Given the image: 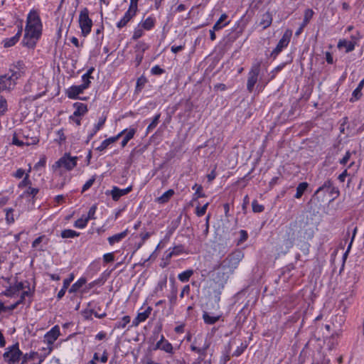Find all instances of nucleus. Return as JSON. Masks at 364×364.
I'll use <instances>...</instances> for the list:
<instances>
[{"label": "nucleus", "instance_id": "obj_1", "mask_svg": "<svg viewBox=\"0 0 364 364\" xmlns=\"http://www.w3.org/2000/svg\"><path fill=\"white\" fill-rule=\"evenodd\" d=\"M244 257L242 251L236 250L230 252L218 265L214 267L216 272L213 274V280L223 286L239 266L240 262Z\"/></svg>", "mask_w": 364, "mask_h": 364}, {"label": "nucleus", "instance_id": "obj_2", "mask_svg": "<svg viewBox=\"0 0 364 364\" xmlns=\"http://www.w3.org/2000/svg\"><path fill=\"white\" fill-rule=\"evenodd\" d=\"M42 28L43 25L38 11L31 9L26 18L23 44L29 48H33L41 36Z\"/></svg>", "mask_w": 364, "mask_h": 364}, {"label": "nucleus", "instance_id": "obj_3", "mask_svg": "<svg viewBox=\"0 0 364 364\" xmlns=\"http://www.w3.org/2000/svg\"><path fill=\"white\" fill-rule=\"evenodd\" d=\"M77 157L71 156L70 154H65L52 166L53 171L63 168L66 171H71L77 166Z\"/></svg>", "mask_w": 364, "mask_h": 364}, {"label": "nucleus", "instance_id": "obj_4", "mask_svg": "<svg viewBox=\"0 0 364 364\" xmlns=\"http://www.w3.org/2000/svg\"><path fill=\"white\" fill-rule=\"evenodd\" d=\"M79 25L83 36H87L91 32L92 21L89 17V11L87 8L82 9L80 13Z\"/></svg>", "mask_w": 364, "mask_h": 364}, {"label": "nucleus", "instance_id": "obj_5", "mask_svg": "<svg viewBox=\"0 0 364 364\" xmlns=\"http://www.w3.org/2000/svg\"><path fill=\"white\" fill-rule=\"evenodd\" d=\"M21 355L22 352L19 349L18 343L8 347L3 354L4 359L8 364H14L18 362Z\"/></svg>", "mask_w": 364, "mask_h": 364}, {"label": "nucleus", "instance_id": "obj_6", "mask_svg": "<svg viewBox=\"0 0 364 364\" xmlns=\"http://www.w3.org/2000/svg\"><path fill=\"white\" fill-rule=\"evenodd\" d=\"M261 63L256 62L252 64L249 73L247 82V89L249 92H252L258 80V76L260 73Z\"/></svg>", "mask_w": 364, "mask_h": 364}, {"label": "nucleus", "instance_id": "obj_7", "mask_svg": "<svg viewBox=\"0 0 364 364\" xmlns=\"http://www.w3.org/2000/svg\"><path fill=\"white\" fill-rule=\"evenodd\" d=\"M18 75L16 73L6 74L0 76V92L13 89L16 85Z\"/></svg>", "mask_w": 364, "mask_h": 364}, {"label": "nucleus", "instance_id": "obj_8", "mask_svg": "<svg viewBox=\"0 0 364 364\" xmlns=\"http://www.w3.org/2000/svg\"><path fill=\"white\" fill-rule=\"evenodd\" d=\"M304 222L300 220H295L291 222L288 226V240L286 242V246L287 248H291L294 245L295 232L298 230L299 228H301Z\"/></svg>", "mask_w": 364, "mask_h": 364}, {"label": "nucleus", "instance_id": "obj_9", "mask_svg": "<svg viewBox=\"0 0 364 364\" xmlns=\"http://www.w3.org/2000/svg\"><path fill=\"white\" fill-rule=\"evenodd\" d=\"M291 31L287 30L284 32L282 38L279 41L276 48L272 50L271 55L275 58L289 43L291 37Z\"/></svg>", "mask_w": 364, "mask_h": 364}, {"label": "nucleus", "instance_id": "obj_10", "mask_svg": "<svg viewBox=\"0 0 364 364\" xmlns=\"http://www.w3.org/2000/svg\"><path fill=\"white\" fill-rule=\"evenodd\" d=\"M26 291L24 283L22 282H16L13 286H10L4 292L3 294L8 297H14Z\"/></svg>", "mask_w": 364, "mask_h": 364}, {"label": "nucleus", "instance_id": "obj_11", "mask_svg": "<svg viewBox=\"0 0 364 364\" xmlns=\"http://www.w3.org/2000/svg\"><path fill=\"white\" fill-rule=\"evenodd\" d=\"M357 232H358L357 226H355L353 229H351V228L350 226L347 228L345 238H344L345 242H346L348 237L350 236V232H352V236L350 238V241L348 245L347 250L343 255V262H346V260L348 256V254L351 250V247H352L354 239L355 237V235L357 234Z\"/></svg>", "mask_w": 364, "mask_h": 364}, {"label": "nucleus", "instance_id": "obj_12", "mask_svg": "<svg viewBox=\"0 0 364 364\" xmlns=\"http://www.w3.org/2000/svg\"><path fill=\"white\" fill-rule=\"evenodd\" d=\"M154 349H160L170 354L174 353L172 344L168 341L165 339L164 335L161 336L160 340L156 343Z\"/></svg>", "mask_w": 364, "mask_h": 364}, {"label": "nucleus", "instance_id": "obj_13", "mask_svg": "<svg viewBox=\"0 0 364 364\" xmlns=\"http://www.w3.org/2000/svg\"><path fill=\"white\" fill-rule=\"evenodd\" d=\"M85 86L80 85H73L66 90V95L68 98L72 100H76L80 98L79 95L83 93V92L86 90L85 88Z\"/></svg>", "mask_w": 364, "mask_h": 364}, {"label": "nucleus", "instance_id": "obj_14", "mask_svg": "<svg viewBox=\"0 0 364 364\" xmlns=\"http://www.w3.org/2000/svg\"><path fill=\"white\" fill-rule=\"evenodd\" d=\"M60 336V328L58 326H53L48 332L45 335V341L49 345H52L58 339Z\"/></svg>", "mask_w": 364, "mask_h": 364}, {"label": "nucleus", "instance_id": "obj_15", "mask_svg": "<svg viewBox=\"0 0 364 364\" xmlns=\"http://www.w3.org/2000/svg\"><path fill=\"white\" fill-rule=\"evenodd\" d=\"M152 308L151 306H148L144 311L139 312L136 318L132 321V326H138L140 323L145 321L149 317Z\"/></svg>", "mask_w": 364, "mask_h": 364}, {"label": "nucleus", "instance_id": "obj_16", "mask_svg": "<svg viewBox=\"0 0 364 364\" xmlns=\"http://www.w3.org/2000/svg\"><path fill=\"white\" fill-rule=\"evenodd\" d=\"M132 189V186H129L124 189H120L117 186H114L111 190L110 194L114 200L117 201L122 196L129 193Z\"/></svg>", "mask_w": 364, "mask_h": 364}, {"label": "nucleus", "instance_id": "obj_17", "mask_svg": "<svg viewBox=\"0 0 364 364\" xmlns=\"http://www.w3.org/2000/svg\"><path fill=\"white\" fill-rule=\"evenodd\" d=\"M32 295L33 292L31 291L30 287L28 286V289L21 293L20 299L16 302L10 306H6V311L14 310L20 304L23 303L26 297H31Z\"/></svg>", "mask_w": 364, "mask_h": 364}, {"label": "nucleus", "instance_id": "obj_18", "mask_svg": "<svg viewBox=\"0 0 364 364\" xmlns=\"http://www.w3.org/2000/svg\"><path fill=\"white\" fill-rule=\"evenodd\" d=\"M314 12L312 9H308L304 11V21L299 27V28L296 31V35L299 36L303 31L304 28L306 26V25L309 23L310 20L314 16Z\"/></svg>", "mask_w": 364, "mask_h": 364}, {"label": "nucleus", "instance_id": "obj_19", "mask_svg": "<svg viewBox=\"0 0 364 364\" xmlns=\"http://www.w3.org/2000/svg\"><path fill=\"white\" fill-rule=\"evenodd\" d=\"M337 47L338 49L345 48L346 53H349L355 49V42L349 41L346 39H341L338 43Z\"/></svg>", "mask_w": 364, "mask_h": 364}, {"label": "nucleus", "instance_id": "obj_20", "mask_svg": "<svg viewBox=\"0 0 364 364\" xmlns=\"http://www.w3.org/2000/svg\"><path fill=\"white\" fill-rule=\"evenodd\" d=\"M22 33V26L18 28V32L15 36L11 38H6L3 41L4 46L5 48H9L14 46L19 40Z\"/></svg>", "mask_w": 364, "mask_h": 364}, {"label": "nucleus", "instance_id": "obj_21", "mask_svg": "<svg viewBox=\"0 0 364 364\" xmlns=\"http://www.w3.org/2000/svg\"><path fill=\"white\" fill-rule=\"evenodd\" d=\"M272 15L269 11H266L261 15L259 18V26H261L263 29L268 28L272 24Z\"/></svg>", "mask_w": 364, "mask_h": 364}, {"label": "nucleus", "instance_id": "obj_22", "mask_svg": "<svg viewBox=\"0 0 364 364\" xmlns=\"http://www.w3.org/2000/svg\"><path fill=\"white\" fill-rule=\"evenodd\" d=\"M39 141L37 137H32L31 139H26L25 141L19 140L16 136H14L12 144L18 146H22L23 145H31L36 144Z\"/></svg>", "mask_w": 364, "mask_h": 364}, {"label": "nucleus", "instance_id": "obj_23", "mask_svg": "<svg viewBox=\"0 0 364 364\" xmlns=\"http://www.w3.org/2000/svg\"><path fill=\"white\" fill-rule=\"evenodd\" d=\"M75 110L73 115L70 117V119H73V117L83 116L87 112V107L85 104L81 102H76L74 104Z\"/></svg>", "mask_w": 364, "mask_h": 364}, {"label": "nucleus", "instance_id": "obj_24", "mask_svg": "<svg viewBox=\"0 0 364 364\" xmlns=\"http://www.w3.org/2000/svg\"><path fill=\"white\" fill-rule=\"evenodd\" d=\"M128 235V230H125L124 231L115 234L111 237L107 238L108 242L110 245H113L115 243H118L122 241L124 238L127 237Z\"/></svg>", "mask_w": 364, "mask_h": 364}, {"label": "nucleus", "instance_id": "obj_25", "mask_svg": "<svg viewBox=\"0 0 364 364\" xmlns=\"http://www.w3.org/2000/svg\"><path fill=\"white\" fill-rule=\"evenodd\" d=\"M73 279H74V274H70L68 278L63 280V287L59 291V292L58 293V295H57L58 299H60L64 296L67 289L70 286V283L73 281Z\"/></svg>", "mask_w": 364, "mask_h": 364}, {"label": "nucleus", "instance_id": "obj_26", "mask_svg": "<svg viewBox=\"0 0 364 364\" xmlns=\"http://www.w3.org/2000/svg\"><path fill=\"white\" fill-rule=\"evenodd\" d=\"M364 86V78L359 82L358 87L354 90L352 94V97L350 99V102H355L359 100L362 96L361 90Z\"/></svg>", "mask_w": 364, "mask_h": 364}, {"label": "nucleus", "instance_id": "obj_27", "mask_svg": "<svg viewBox=\"0 0 364 364\" xmlns=\"http://www.w3.org/2000/svg\"><path fill=\"white\" fill-rule=\"evenodd\" d=\"M134 16V15L126 11L121 20L117 22V27L119 29L124 28Z\"/></svg>", "mask_w": 364, "mask_h": 364}, {"label": "nucleus", "instance_id": "obj_28", "mask_svg": "<svg viewBox=\"0 0 364 364\" xmlns=\"http://www.w3.org/2000/svg\"><path fill=\"white\" fill-rule=\"evenodd\" d=\"M156 20L152 16H149L145 20L142 21L139 25L146 31H150L155 26Z\"/></svg>", "mask_w": 364, "mask_h": 364}, {"label": "nucleus", "instance_id": "obj_29", "mask_svg": "<svg viewBox=\"0 0 364 364\" xmlns=\"http://www.w3.org/2000/svg\"><path fill=\"white\" fill-rule=\"evenodd\" d=\"M136 47L141 50V53H138L136 55L135 60L136 62V65H139L143 59V53L147 49L148 46L144 42H139Z\"/></svg>", "mask_w": 364, "mask_h": 364}, {"label": "nucleus", "instance_id": "obj_30", "mask_svg": "<svg viewBox=\"0 0 364 364\" xmlns=\"http://www.w3.org/2000/svg\"><path fill=\"white\" fill-rule=\"evenodd\" d=\"M220 318V316H211L208 312H203V318L204 320V322L207 324H214Z\"/></svg>", "mask_w": 364, "mask_h": 364}, {"label": "nucleus", "instance_id": "obj_31", "mask_svg": "<svg viewBox=\"0 0 364 364\" xmlns=\"http://www.w3.org/2000/svg\"><path fill=\"white\" fill-rule=\"evenodd\" d=\"M135 133H136V129L134 128L127 129V132L125 133V136L121 142V145L122 147H124L127 144L129 141L131 140L134 137Z\"/></svg>", "mask_w": 364, "mask_h": 364}, {"label": "nucleus", "instance_id": "obj_32", "mask_svg": "<svg viewBox=\"0 0 364 364\" xmlns=\"http://www.w3.org/2000/svg\"><path fill=\"white\" fill-rule=\"evenodd\" d=\"M174 195V191L173 189H169L163 193L160 197L157 198V201L159 203H167L169 199Z\"/></svg>", "mask_w": 364, "mask_h": 364}, {"label": "nucleus", "instance_id": "obj_33", "mask_svg": "<svg viewBox=\"0 0 364 364\" xmlns=\"http://www.w3.org/2000/svg\"><path fill=\"white\" fill-rule=\"evenodd\" d=\"M308 186L309 184L306 182L300 183L296 187V192L294 197L297 199L301 198L304 193L306 191Z\"/></svg>", "mask_w": 364, "mask_h": 364}, {"label": "nucleus", "instance_id": "obj_34", "mask_svg": "<svg viewBox=\"0 0 364 364\" xmlns=\"http://www.w3.org/2000/svg\"><path fill=\"white\" fill-rule=\"evenodd\" d=\"M192 188L196 191L193 196V200H198L199 198L205 197V193L203 191V187L201 185L196 183Z\"/></svg>", "mask_w": 364, "mask_h": 364}, {"label": "nucleus", "instance_id": "obj_35", "mask_svg": "<svg viewBox=\"0 0 364 364\" xmlns=\"http://www.w3.org/2000/svg\"><path fill=\"white\" fill-rule=\"evenodd\" d=\"M228 18V15L225 14H223L220 18L217 21V22L214 24V30H220L225 26H227L229 22H226L223 24V22H224Z\"/></svg>", "mask_w": 364, "mask_h": 364}, {"label": "nucleus", "instance_id": "obj_36", "mask_svg": "<svg viewBox=\"0 0 364 364\" xmlns=\"http://www.w3.org/2000/svg\"><path fill=\"white\" fill-rule=\"evenodd\" d=\"M130 316H124L122 318L121 320L117 321L114 325L115 329H122L124 328L130 322Z\"/></svg>", "mask_w": 364, "mask_h": 364}, {"label": "nucleus", "instance_id": "obj_37", "mask_svg": "<svg viewBox=\"0 0 364 364\" xmlns=\"http://www.w3.org/2000/svg\"><path fill=\"white\" fill-rule=\"evenodd\" d=\"M193 269H187L178 275V279L182 282H186L189 280L190 277L193 274Z\"/></svg>", "mask_w": 364, "mask_h": 364}, {"label": "nucleus", "instance_id": "obj_38", "mask_svg": "<svg viewBox=\"0 0 364 364\" xmlns=\"http://www.w3.org/2000/svg\"><path fill=\"white\" fill-rule=\"evenodd\" d=\"M60 235L63 238H74L78 237L80 233L73 230L66 229L61 232Z\"/></svg>", "mask_w": 364, "mask_h": 364}, {"label": "nucleus", "instance_id": "obj_39", "mask_svg": "<svg viewBox=\"0 0 364 364\" xmlns=\"http://www.w3.org/2000/svg\"><path fill=\"white\" fill-rule=\"evenodd\" d=\"M86 283L85 278H80L76 282H75L71 288L70 289V292H76L80 288H81Z\"/></svg>", "mask_w": 364, "mask_h": 364}, {"label": "nucleus", "instance_id": "obj_40", "mask_svg": "<svg viewBox=\"0 0 364 364\" xmlns=\"http://www.w3.org/2000/svg\"><path fill=\"white\" fill-rule=\"evenodd\" d=\"M6 213V223L11 225L15 222V218L14 215V209L13 208H6L4 210Z\"/></svg>", "mask_w": 364, "mask_h": 364}, {"label": "nucleus", "instance_id": "obj_41", "mask_svg": "<svg viewBox=\"0 0 364 364\" xmlns=\"http://www.w3.org/2000/svg\"><path fill=\"white\" fill-rule=\"evenodd\" d=\"M88 222L89 221L85 218V215H83L80 218L77 219L75 222L74 227L80 229H83L87 226Z\"/></svg>", "mask_w": 364, "mask_h": 364}, {"label": "nucleus", "instance_id": "obj_42", "mask_svg": "<svg viewBox=\"0 0 364 364\" xmlns=\"http://www.w3.org/2000/svg\"><path fill=\"white\" fill-rule=\"evenodd\" d=\"M56 135L57 137L55 139V141L57 142L58 144L61 145L65 141L66 136L65 135L63 129H60L58 131H57Z\"/></svg>", "mask_w": 364, "mask_h": 364}, {"label": "nucleus", "instance_id": "obj_43", "mask_svg": "<svg viewBox=\"0 0 364 364\" xmlns=\"http://www.w3.org/2000/svg\"><path fill=\"white\" fill-rule=\"evenodd\" d=\"M333 183L331 180H327L323 184L320 186L315 192V194H317L320 191H328L332 187H333Z\"/></svg>", "mask_w": 364, "mask_h": 364}, {"label": "nucleus", "instance_id": "obj_44", "mask_svg": "<svg viewBox=\"0 0 364 364\" xmlns=\"http://www.w3.org/2000/svg\"><path fill=\"white\" fill-rule=\"evenodd\" d=\"M161 117V114H157L153 119L152 122L149 124V125L147 127L146 132L149 133L151 130H153L158 124L159 122V119Z\"/></svg>", "mask_w": 364, "mask_h": 364}, {"label": "nucleus", "instance_id": "obj_45", "mask_svg": "<svg viewBox=\"0 0 364 364\" xmlns=\"http://www.w3.org/2000/svg\"><path fill=\"white\" fill-rule=\"evenodd\" d=\"M144 35V28L139 24L137 27L134 28L132 39L136 41L141 38Z\"/></svg>", "mask_w": 364, "mask_h": 364}, {"label": "nucleus", "instance_id": "obj_46", "mask_svg": "<svg viewBox=\"0 0 364 364\" xmlns=\"http://www.w3.org/2000/svg\"><path fill=\"white\" fill-rule=\"evenodd\" d=\"M208 205H209V203H206L202 207H200L198 205L196 209V214L197 215V216L201 217V216L204 215L206 213Z\"/></svg>", "mask_w": 364, "mask_h": 364}, {"label": "nucleus", "instance_id": "obj_47", "mask_svg": "<svg viewBox=\"0 0 364 364\" xmlns=\"http://www.w3.org/2000/svg\"><path fill=\"white\" fill-rule=\"evenodd\" d=\"M39 192V189L36 188H33L31 186L28 188V189L23 193L25 196H36Z\"/></svg>", "mask_w": 364, "mask_h": 364}, {"label": "nucleus", "instance_id": "obj_48", "mask_svg": "<svg viewBox=\"0 0 364 364\" xmlns=\"http://www.w3.org/2000/svg\"><path fill=\"white\" fill-rule=\"evenodd\" d=\"M137 11H138V3L130 0V4H129V9L127 11L136 16Z\"/></svg>", "mask_w": 364, "mask_h": 364}, {"label": "nucleus", "instance_id": "obj_49", "mask_svg": "<svg viewBox=\"0 0 364 364\" xmlns=\"http://www.w3.org/2000/svg\"><path fill=\"white\" fill-rule=\"evenodd\" d=\"M252 206L254 213H261L264 209V206L262 205L259 204L257 200H254L252 201Z\"/></svg>", "mask_w": 364, "mask_h": 364}, {"label": "nucleus", "instance_id": "obj_50", "mask_svg": "<svg viewBox=\"0 0 364 364\" xmlns=\"http://www.w3.org/2000/svg\"><path fill=\"white\" fill-rule=\"evenodd\" d=\"M7 110V102L5 98L0 96V116Z\"/></svg>", "mask_w": 364, "mask_h": 364}, {"label": "nucleus", "instance_id": "obj_51", "mask_svg": "<svg viewBox=\"0 0 364 364\" xmlns=\"http://www.w3.org/2000/svg\"><path fill=\"white\" fill-rule=\"evenodd\" d=\"M92 78H93V77H90V76L87 75L86 74H84L82 76V84H81V85L85 86V88L87 89L90 85L91 79H92Z\"/></svg>", "mask_w": 364, "mask_h": 364}, {"label": "nucleus", "instance_id": "obj_52", "mask_svg": "<svg viewBox=\"0 0 364 364\" xmlns=\"http://www.w3.org/2000/svg\"><path fill=\"white\" fill-rule=\"evenodd\" d=\"M247 344L241 343V345L238 346L237 349L234 351L232 355L236 357L240 356L242 353H243L245 350L247 348Z\"/></svg>", "mask_w": 364, "mask_h": 364}, {"label": "nucleus", "instance_id": "obj_53", "mask_svg": "<svg viewBox=\"0 0 364 364\" xmlns=\"http://www.w3.org/2000/svg\"><path fill=\"white\" fill-rule=\"evenodd\" d=\"M95 176H93L91 178H90L82 186V192H85L87 191L95 181Z\"/></svg>", "mask_w": 364, "mask_h": 364}, {"label": "nucleus", "instance_id": "obj_54", "mask_svg": "<svg viewBox=\"0 0 364 364\" xmlns=\"http://www.w3.org/2000/svg\"><path fill=\"white\" fill-rule=\"evenodd\" d=\"M97 206L95 205H93L89 210L87 215L85 216V218L89 221L90 220L95 219V215L96 213Z\"/></svg>", "mask_w": 364, "mask_h": 364}, {"label": "nucleus", "instance_id": "obj_55", "mask_svg": "<svg viewBox=\"0 0 364 364\" xmlns=\"http://www.w3.org/2000/svg\"><path fill=\"white\" fill-rule=\"evenodd\" d=\"M31 185V181L29 179V175L27 173L26 174L24 178L23 179V181L21 182H20V183L18 184V187L23 188V187L28 186L29 187Z\"/></svg>", "mask_w": 364, "mask_h": 364}, {"label": "nucleus", "instance_id": "obj_56", "mask_svg": "<svg viewBox=\"0 0 364 364\" xmlns=\"http://www.w3.org/2000/svg\"><path fill=\"white\" fill-rule=\"evenodd\" d=\"M106 121V117H101L98 122L95 125L94 129L95 132L100 130L104 126Z\"/></svg>", "mask_w": 364, "mask_h": 364}, {"label": "nucleus", "instance_id": "obj_57", "mask_svg": "<svg viewBox=\"0 0 364 364\" xmlns=\"http://www.w3.org/2000/svg\"><path fill=\"white\" fill-rule=\"evenodd\" d=\"M151 73L153 75H159L164 73V70L161 68L159 65H154L151 69Z\"/></svg>", "mask_w": 364, "mask_h": 364}, {"label": "nucleus", "instance_id": "obj_58", "mask_svg": "<svg viewBox=\"0 0 364 364\" xmlns=\"http://www.w3.org/2000/svg\"><path fill=\"white\" fill-rule=\"evenodd\" d=\"M146 82V79L142 77L138 78V80L136 81V90L137 91H140L142 89V87L144 86Z\"/></svg>", "mask_w": 364, "mask_h": 364}, {"label": "nucleus", "instance_id": "obj_59", "mask_svg": "<svg viewBox=\"0 0 364 364\" xmlns=\"http://www.w3.org/2000/svg\"><path fill=\"white\" fill-rule=\"evenodd\" d=\"M46 156H42V157L40 159L39 161H38V162H37V163L35 164V166H34V169H36V170H38V168H39L40 167H43V166H46Z\"/></svg>", "mask_w": 364, "mask_h": 364}, {"label": "nucleus", "instance_id": "obj_60", "mask_svg": "<svg viewBox=\"0 0 364 364\" xmlns=\"http://www.w3.org/2000/svg\"><path fill=\"white\" fill-rule=\"evenodd\" d=\"M46 238L45 235H41L37 237L32 243L33 248H37L41 242Z\"/></svg>", "mask_w": 364, "mask_h": 364}, {"label": "nucleus", "instance_id": "obj_61", "mask_svg": "<svg viewBox=\"0 0 364 364\" xmlns=\"http://www.w3.org/2000/svg\"><path fill=\"white\" fill-rule=\"evenodd\" d=\"M172 251H173V253H175L176 255H178L184 252V247L183 245H177L175 246L171 249Z\"/></svg>", "mask_w": 364, "mask_h": 364}, {"label": "nucleus", "instance_id": "obj_62", "mask_svg": "<svg viewBox=\"0 0 364 364\" xmlns=\"http://www.w3.org/2000/svg\"><path fill=\"white\" fill-rule=\"evenodd\" d=\"M351 156V153L348 151H346L345 156L340 160V164H343V165H345L348 163V161H349L350 158Z\"/></svg>", "mask_w": 364, "mask_h": 364}, {"label": "nucleus", "instance_id": "obj_63", "mask_svg": "<svg viewBox=\"0 0 364 364\" xmlns=\"http://www.w3.org/2000/svg\"><path fill=\"white\" fill-rule=\"evenodd\" d=\"M329 194L333 197V199L336 198L339 196V190L338 188L333 186L329 191Z\"/></svg>", "mask_w": 364, "mask_h": 364}, {"label": "nucleus", "instance_id": "obj_64", "mask_svg": "<svg viewBox=\"0 0 364 364\" xmlns=\"http://www.w3.org/2000/svg\"><path fill=\"white\" fill-rule=\"evenodd\" d=\"M103 259L105 262H110L114 261V256L113 253H106L103 255Z\"/></svg>", "mask_w": 364, "mask_h": 364}]
</instances>
